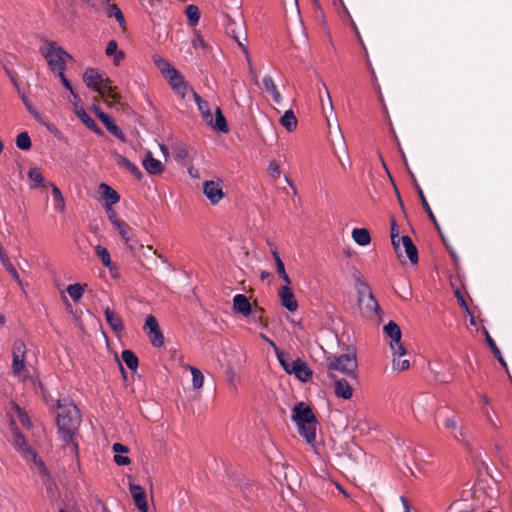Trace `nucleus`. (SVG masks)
I'll return each instance as SVG.
<instances>
[{"mask_svg":"<svg viewBox=\"0 0 512 512\" xmlns=\"http://www.w3.org/2000/svg\"><path fill=\"white\" fill-rule=\"evenodd\" d=\"M67 293L69 294V296L71 297V299L74 302H77L82 298L83 293H84V288L82 285H80L78 283L71 284L67 287Z\"/></svg>","mask_w":512,"mask_h":512,"instance_id":"nucleus-39","label":"nucleus"},{"mask_svg":"<svg viewBox=\"0 0 512 512\" xmlns=\"http://www.w3.org/2000/svg\"><path fill=\"white\" fill-rule=\"evenodd\" d=\"M112 450L115 452V455H119L120 453H127L129 451L128 447L121 443H114Z\"/></svg>","mask_w":512,"mask_h":512,"instance_id":"nucleus-57","label":"nucleus"},{"mask_svg":"<svg viewBox=\"0 0 512 512\" xmlns=\"http://www.w3.org/2000/svg\"><path fill=\"white\" fill-rule=\"evenodd\" d=\"M0 262L3 265V267L5 268V270L12 276V278L16 281V283L21 287V289H24V284H23L22 280L20 279L15 266L11 263V261L9 260L8 256L4 252V250H2L0 252Z\"/></svg>","mask_w":512,"mask_h":512,"instance_id":"nucleus-23","label":"nucleus"},{"mask_svg":"<svg viewBox=\"0 0 512 512\" xmlns=\"http://www.w3.org/2000/svg\"><path fill=\"white\" fill-rule=\"evenodd\" d=\"M187 21L190 26L195 27L199 23L200 10L196 5H188L185 10Z\"/></svg>","mask_w":512,"mask_h":512,"instance_id":"nucleus-35","label":"nucleus"},{"mask_svg":"<svg viewBox=\"0 0 512 512\" xmlns=\"http://www.w3.org/2000/svg\"><path fill=\"white\" fill-rule=\"evenodd\" d=\"M103 79L104 78L95 69L92 68L86 69L83 75V81L89 88L93 90L99 86Z\"/></svg>","mask_w":512,"mask_h":512,"instance_id":"nucleus-26","label":"nucleus"},{"mask_svg":"<svg viewBox=\"0 0 512 512\" xmlns=\"http://www.w3.org/2000/svg\"><path fill=\"white\" fill-rule=\"evenodd\" d=\"M203 193L211 204L219 203L225 196L223 192V181L220 178H215L203 183Z\"/></svg>","mask_w":512,"mask_h":512,"instance_id":"nucleus-11","label":"nucleus"},{"mask_svg":"<svg viewBox=\"0 0 512 512\" xmlns=\"http://www.w3.org/2000/svg\"><path fill=\"white\" fill-rule=\"evenodd\" d=\"M114 461L119 466H126V465L130 464V462H131L129 457L122 456V455H115Z\"/></svg>","mask_w":512,"mask_h":512,"instance_id":"nucleus-56","label":"nucleus"},{"mask_svg":"<svg viewBox=\"0 0 512 512\" xmlns=\"http://www.w3.org/2000/svg\"><path fill=\"white\" fill-rule=\"evenodd\" d=\"M57 413V429L61 440L68 446L71 453H78V443L76 442V432L81 423V415L77 406L67 400L59 399Z\"/></svg>","mask_w":512,"mask_h":512,"instance_id":"nucleus-1","label":"nucleus"},{"mask_svg":"<svg viewBox=\"0 0 512 512\" xmlns=\"http://www.w3.org/2000/svg\"><path fill=\"white\" fill-rule=\"evenodd\" d=\"M276 355L280 365L286 373L295 375V377L301 382H307L311 379L313 373L306 362L300 358L288 361L285 359L283 353L278 348H276Z\"/></svg>","mask_w":512,"mask_h":512,"instance_id":"nucleus-7","label":"nucleus"},{"mask_svg":"<svg viewBox=\"0 0 512 512\" xmlns=\"http://www.w3.org/2000/svg\"><path fill=\"white\" fill-rule=\"evenodd\" d=\"M276 272L279 277L285 282V285H290L291 280L289 275L286 273L285 266L283 262H280L276 265Z\"/></svg>","mask_w":512,"mask_h":512,"instance_id":"nucleus-48","label":"nucleus"},{"mask_svg":"<svg viewBox=\"0 0 512 512\" xmlns=\"http://www.w3.org/2000/svg\"><path fill=\"white\" fill-rule=\"evenodd\" d=\"M192 46L194 48H198V47H202L204 48L206 45H205V41L204 39L201 37V35L199 34H196L192 40Z\"/></svg>","mask_w":512,"mask_h":512,"instance_id":"nucleus-58","label":"nucleus"},{"mask_svg":"<svg viewBox=\"0 0 512 512\" xmlns=\"http://www.w3.org/2000/svg\"><path fill=\"white\" fill-rule=\"evenodd\" d=\"M104 315L107 323L115 332H121L124 328L122 319L114 313L109 307L104 309Z\"/></svg>","mask_w":512,"mask_h":512,"instance_id":"nucleus-24","label":"nucleus"},{"mask_svg":"<svg viewBox=\"0 0 512 512\" xmlns=\"http://www.w3.org/2000/svg\"><path fill=\"white\" fill-rule=\"evenodd\" d=\"M486 340H487V343H488L489 347L491 348L493 354L495 355V357L499 361V363L503 367L507 368V364H506L504 358L502 357L499 348L497 347V345L495 344L494 340L491 338V336L489 334L486 335Z\"/></svg>","mask_w":512,"mask_h":512,"instance_id":"nucleus-43","label":"nucleus"},{"mask_svg":"<svg viewBox=\"0 0 512 512\" xmlns=\"http://www.w3.org/2000/svg\"><path fill=\"white\" fill-rule=\"evenodd\" d=\"M95 254L101 260L102 264L112 272L115 267L111 261L109 251L105 247L97 245L95 247Z\"/></svg>","mask_w":512,"mask_h":512,"instance_id":"nucleus-31","label":"nucleus"},{"mask_svg":"<svg viewBox=\"0 0 512 512\" xmlns=\"http://www.w3.org/2000/svg\"><path fill=\"white\" fill-rule=\"evenodd\" d=\"M165 78L172 89L186 82L184 77L177 70H172L170 74Z\"/></svg>","mask_w":512,"mask_h":512,"instance_id":"nucleus-40","label":"nucleus"},{"mask_svg":"<svg viewBox=\"0 0 512 512\" xmlns=\"http://www.w3.org/2000/svg\"><path fill=\"white\" fill-rule=\"evenodd\" d=\"M187 368L190 370L192 374V385L194 389H200L204 383V376L202 372L193 366L188 365Z\"/></svg>","mask_w":512,"mask_h":512,"instance_id":"nucleus-37","label":"nucleus"},{"mask_svg":"<svg viewBox=\"0 0 512 512\" xmlns=\"http://www.w3.org/2000/svg\"><path fill=\"white\" fill-rule=\"evenodd\" d=\"M192 95L194 101L197 104L202 120L205 122V124L212 127L216 131L227 133L229 131V128L220 107H216L214 119L211 113V107L209 103L203 100L196 92H192Z\"/></svg>","mask_w":512,"mask_h":512,"instance_id":"nucleus-5","label":"nucleus"},{"mask_svg":"<svg viewBox=\"0 0 512 512\" xmlns=\"http://www.w3.org/2000/svg\"><path fill=\"white\" fill-rule=\"evenodd\" d=\"M345 10H347V9L345 8ZM346 13L348 14V16H349V18H350V21H351L352 27H353V29H354V31H355V33H356V35H357V37H358V39H359L360 43H361V44H363L362 38H361V36H360V33H359V31H358V28H357V26H356L355 22L352 20V18H351V16H350L349 12H348V11H346Z\"/></svg>","mask_w":512,"mask_h":512,"instance_id":"nucleus-61","label":"nucleus"},{"mask_svg":"<svg viewBox=\"0 0 512 512\" xmlns=\"http://www.w3.org/2000/svg\"><path fill=\"white\" fill-rule=\"evenodd\" d=\"M104 207L107 212L108 218L113 226L115 225V223L122 221L118 217L116 211L112 208V206H110V204H105Z\"/></svg>","mask_w":512,"mask_h":512,"instance_id":"nucleus-50","label":"nucleus"},{"mask_svg":"<svg viewBox=\"0 0 512 512\" xmlns=\"http://www.w3.org/2000/svg\"><path fill=\"white\" fill-rule=\"evenodd\" d=\"M352 238L360 246H367L371 242L370 233L365 228H354L352 230Z\"/></svg>","mask_w":512,"mask_h":512,"instance_id":"nucleus-29","label":"nucleus"},{"mask_svg":"<svg viewBox=\"0 0 512 512\" xmlns=\"http://www.w3.org/2000/svg\"><path fill=\"white\" fill-rule=\"evenodd\" d=\"M112 158L119 167L128 170L138 180L142 179L143 174L140 171V169L134 163H132L129 159H127L125 156L114 151V152H112Z\"/></svg>","mask_w":512,"mask_h":512,"instance_id":"nucleus-15","label":"nucleus"},{"mask_svg":"<svg viewBox=\"0 0 512 512\" xmlns=\"http://www.w3.org/2000/svg\"><path fill=\"white\" fill-rule=\"evenodd\" d=\"M281 304L289 311L295 312L298 308V303L295 299L294 293L289 285L280 287L278 292Z\"/></svg>","mask_w":512,"mask_h":512,"instance_id":"nucleus-14","label":"nucleus"},{"mask_svg":"<svg viewBox=\"0 0 512 512\" xmlns=\"http://www.w3.org/2000/svg\"><path fill=\"white\" fill-rule=\"evenodd\" d=\"M142 165L146 172L150 175H159L164 170L162 162L154 158L151 152L146 153V156L142 161Z\"/></svg>","mask_w":512,"mask_h":512,"instance_id":"nucleus-19","label":"nucleus"},{"mask_svg":"<svg viewBox=\"0 0 512 512\" xmlns=\"http://www.w3.org/2000/svg\"><path fill=\"white\" fill-rule=\"evenodd\" d=\"M333 387H334V393L338 398H341L344 400H349L352 398L353 388L346 379H344V378L336 379V377H335Z\"/></svg>","mask_w":512,"mask_h":512,"instance_id":"nucleus-17","label":"nucleus"},{"mask_svg":"<svg viewBox=\"0 0 512 512\" xmlns=\"http://www.w3.org/2000/svg\"><path fill=\"white\" fill-rule=\"evenodd\" d=\"M358 303L363 315L367 317H372L379 313L380 306L373 294L361 297L358 299Z\"/></svg>","mask_w":512,"mask_h":512,"instance_id":"nucleus-13","label":"nucleus"},{"mask_svg":"<svg viewBox=\"0 0 512 512\" xmlns=\"http://www.w3.org/2000/svg\"><path fill=\"white\" fill-rule=\"evenodd\" d=\"M383 332L387 338L390 339L389 346L392 354L404 356L407 351L401 342V329L399 325L394 321H389L384 327Z\"/></svg>","mask_w":512,"mask_h":512,"instance_id":"nucleus-9","label":"nucleus"},{"mask_svg":"<svg viewBox=\"0 0 512 512\" xmlns=\"http://www.w3.org/2000/svg\"><path fill=\"white\" fill-rule=\"evenodd\" d=\"M102 7L106 16L108 18H115L119 26L124 30L126 21L121 9L116 4H111L108 0L103 1Z\"/></svg>","mask_w":512,"mask_h":512,"instance_id":"nucleus-18","label":"nucleus"},{"mask_svg":"<svg viewBox=\"0 0 512 512\" xmlns=\"http://www.w3.org/2000/svg\"><path fill=\"white\" fill-rule=\"evenodd\" d=\"M234 38H235L238 46L242 49V51L245 54V56H248L249 50H248L247 45L245 44V42H247V36H244L243 39H240L237 36H235Z\"/></svg>","mask_w":512,"mask_h":512,"instance_id":"nucleus-55","label":"nucleus"},{"mask_svg":"<svg viewBox=\"0 0 512 512\" xmlns=\"http://www.w3.org/2000/svg\"><path fill=\"white\" fill-rule=\"evenodd\" d=\"M129 490L137 508L141 512H148L145 490L138 484H130Z\"/></svg>","mask_w":512,"mask_h":512,"instance_id":"nucleus-16","label":"nucleus"},{"mask_svg":"<svg viewBox=\"0 0 512 512\" xmlns=\"http://www.w3.org/2000/svg\"><path fill=\"white\" fill-rule=\"evenodd\" d=\"M262 86L263 88L269 92L273 98V101L277 104H280L281 101H282V96L280 94V92L278 91L273 79L271 76L269 75H266L263 79H262Z\"/></svg>","mask_w":512,"mask_h":512,"instance_id":"nucleus-25","label":"nucleus"},{"mask_svg":"<svg viewBox=\"0 0 512 512\" xmlns=\"http://www.w3.org/2000/svg\"><path fill=\"white\" fill-rule=\"evenodd\" d=\"M322 86L325 89L326 96H327V101H328L330 109L332 110L333 109V104H332V99H331L329 90H328V88H327V86H326V84L324 82H322Z\"/></svg>","mask_w":512,"mask_h":512,"instance_id":"nucleus-62","label":"nucleus"},{"mask_svg":"<svg viewBox=\"0 0 512 512\" xmlns=\"http://www.w3.org/2000/svg\"><path fill=\"white\" fill-rule=\"evenodd\" d=\"M356 290L358 294V299H360L361 297H365L366 295L373 294L368 283L362 280L357 281Z\"/></svg>","mask_w":512,"mask_h":512,"instance_id":"nucleus-45","label":"nucleus"},{"mask_svg":"<svg viewBox=\"0 0 512 512\" xmlns=\"http://www.w3.org/2000/svg\"><path fill=\"white\" fill-rule=\"evenodd\" d=\"M100 189L103 192L105 204H110V206H113L114 204L119 202L120 196L113 188H111L107 184L102 183L100 185Z\"/></svg>","mask_w":512,"mask_h":512,"instance_id":"nucleus-30","label":"nucleus"},{"mask_svg":"<svg viewBox=\"0 0 512 512\" xmlns=\"http://www.w3.org/2000/svg\"><path fill=\"white\" fill-rule=\"evenodd\" d=\"M483 413H484L486 421L490 425V427L493 429H498L499 428V419L496 416L491 415L489 411H483Z\"/></svg>","mask_w":512,"mask_h":512,"instance_id":"nucleus-52","label":"nucleus"},{"mask_svg":"<svg viewBox=\"0 0 512 512\" xmlns=\"http://www.w3.org/2000/svg\"><path fill=\"white\" fill-rule=\"evenodd\" d=\"M401 502L403 504L404 512H410V507L407 498L401 497Z\"/></svg>","mask_w":512,"mask_h":512,"instance_id":"nucleus-64","label":"nucleus"},{"mask_svg":"<svg viewBox=\"0 0 512 512\" xmlns=\"http://www.w3.org/2000/svg\"><path fill=\"white\" fill-rule=\"evenodd\" d=\"M121 357L130 370L135 371L138 368V358L131 350H124Z\"/></svg>","mask_w":512,"mask_h":512,"instance_id":"nucleus-36","label":"nucleus"},{"mask_svg":"<svg viewBox=\"0 0 512 512\" xmlns=\"http://www.w3.org/2000/svg\"><path fill=\"white\" fill-rule=\"evenodd\" d=\"M188 156V151L186 148H178L176 151V157L178 159H185Z\"/></svg>","mask_w":512,"mask_h":512,"instance_id":"nucleus-60","label":"nucleus"},{"mask_svg":"<svg viewBox=\"0 0 512 512\" xmlns=\"http://www.w3.org/2000/svg\"><path fill=\"white\" fill-rule=\"evenodd\" d=\"M281 125L289 132L297 127V119L292 110H287L280 119Z\"/></svg>","mask_w":512,"mask_h":512,"instance_id":"nucleus-33","label":"nucleus"},{"mask_svg":"<svg viewBox=\"0 0 512 512\" xmlns=\"http://www.w3.org/2000/svg\"><path fill=\"white\" fill-rule=\"evenodd\" d=\"M98 118L102 121V123L106 126L107 130L111 132L115 137L125 142L126 137L121 130V128L115 124L113 118L104 112L98 113Z\"/></svg>","mask_w":512,"mask_h":512,"instance_id":"nucleus-20","label":"nucleus"},{"mask_svg":"<svg viewBox=\"0 0 512 512\" xmlns=\"http://www.w3.org/2000/svg\"><path fill=\"white\" fill-rule=\"evenodd\" d=\"M233 311L243 316L251 314V304L249 299L243 294H237L233 298Z\"/></svg>","mask_w":512,"mask_h":512,"instance_id":"nucleus-22","label":"nucleus"},{"mask_svg":"<svg viewBox=\"0 0 512 512\" xmlns=\"http://www.w3.org/2000/svg\"><path fill=\"white\" fill-rule=\"evenodd\" d=\"M173 91L176 93L177 96H179L181 99H185V97L187 96V94L191 91V92H194L192 90V88L189 86V84L187 82H184L183 84L181 85H178L176 88L173 89Z\"/></svg>","mask_w":512,"mask_h":512,"instance_id":"nucleus-46","label":"nucleus"},{"mask_svg":"<svg viewBox=\"0 0 512 512\" xmlns=\"http://www.w3.org/2000/svg\"><path fill=\"white\" fill-rule=\"evenodd\" d=\"M57 73H58V75H59V77H60V79H61V82H62V84L64 85V87H65L66 89H68V90L71 92V94L74 96V98H75V99H77V98H78V96H77V95L75 94V92L73 91L72 85H71V83L69 82V80L66 78V76H65V74H64V71H59V72H57Z\"/></svg>","mask_w":512,"mask_h":512,"instance_id":"nucleus-53","label":"nucleus"},{"mask_svg":"<svg viewBox=\"0 0 512 512\" xmlns=\"http://www.w3.org/2000/svg\"><path fill=\"white\" fill-rule=\"evenodd\" d=\"M153 61L156 67L160 70V72L164 75V77H167L172 70H176L167 59L159 56L154 55Z\"/></svg>","mask_w":512,"mask_h":512,"instance_id":"nucleus-34","label":"nucleus"},{"mask_svg":"<svg viewBox=\"0 0 512 512\" xmlns=\"http://www.w3.org/2000/svg\"><path fill=\"white\" fill-rule=\"evenodd\" d=\"M25 353V343L22 340L15 341L12 352V372L22 382L29 378V371L25 365Z\"/></svg>","mask_w":512,"mask_h":512,"instance_id":"nucleus-8","label":"nucleus"},{"mask_svg":"<svg viewBox=\"0 0 512 512\" xmlns=\"http://www.w3.org/2000/svg\"><path fill=\"white\" fill-rule=\"evenodd\" d=\"M106 103L116 102L119 99V94L116 88L111 85V81L108 78H104L98 87L95 88Z\"/></svg>","mask_w":512,"mask_h":512,"instance_id":"nucleus-12","label":"nucleus"},{"mask_svg":"<svg viewBox=\"0 0 512 512\" xmlns=\"http://www.w3.org/2000/svg\"><path fill=\"white\" fill-rule=\"evenodd\" d=\"M271 252H272L273 258H274V260H275V265H277V264H278V263H280V262H283V261L281 260L280 255H279V253H278V251H277V249H276V248L272 249V251H271Z\"/></svg>","mask_w":512,"mask_h":512,"instance_id":"nucleus-63","label":"nucleus"},{"mask_svg":"<svg viewBox=\"0 0 512 512\" xmlns=\"http://www.w3.org/2000/svg\"><path fill=\"white\" fill-rule=\"evenodd\" d=\"M76 114L87 127L94 126V120L85 112L83 108L77 109Z\"/></svg>","mask_w":512,"mask_h":512,"instance_id":"nucleus-49","label":"nucleus"},{"mask_svg":"<svg viewBox=\"0 0 512 512\" xmlns=\"http://www.w3.org/2000/svg\"><path fill=\"white\" fill-rule=\"evenodd\" d=\"M403 356L393 354V369L398 371H405L410 367V362L407 359H401Z\"/></svg>","mask_w":512,"mask_h":512,"instance_id":"nucleus-44","label":"nucleus"},{"mask_svg":"<svg viewBox=\"0 0 512 512\" xmlns=\"http://www.w3.org/2000/svg\"><path fill=\"white\" fill-rule=\"evenodd\" d=\"M325 361L331 379L335 378L334 372H340L347 377L357 379L358 363L354 349L349 348L346 353L341 355L330 354L326 356Z\"/></svg>","mask_w":512,"mask_h":512,"instance_id":"nucleus-4","label":"nucleus"},{"mask_svg":"<svg viewBox=\"0 0 512 512\" xmlns=\"http://www.w3.org/2000/svg\"><path fill=\"white\" fill-rule=\"evenodd\" d=\"M105 53L109 57H114L113 63L118 66L120 62L124 59L125 54L123 51L118 50V44L115 40H110L107 44Z\"/></svg>","mask_w":512,"mask_h":512,"instance_id":"nucleus-27","label":"nucleus"},{"mask_svg":"<svg viewBox=\"0 0 512 512\" xmlns=\"http://www.w3.org/2000/svg\"><path fill=\"white\" fill-rule=\"evenodd\" d=\"M246 60H247V64H248V68H249V72L251 74V76H253V78L255 80H257V73H256V69L254 68L253 66V63H252V59L250 57V54H248V56H246Z\"/></svg>","mask_w":512,"mask_h":512,"instance_id":"nucleus-59","label":"nucleus"},{"mask_svg":"<svg viewBox=\"0 0 512 512\" xmlns=\"http://www.w3.org/2000/svg\"><path fill=\"white\" fill-rule=\"evenodd\" d=\"M40 52L47 61L49 68L57 73L59 71H64L66 68V58H70V55L57 43L55 42H45L41 48Z\"/></svg>","mask_w":512,"mask_h":512,"instance_id":"nucleus-6","label":"nucleus"},{"mask_svg":"<svg viewBox=\"0 0 512 512\" xmlns=\"http://www.w3.org/2000/svg\"><path fill=\"white\" fill-rule=\"evenodd\" d=\"M418 195H419V197H420V199H421L422 205H423V207H424V209H425L426 213L428 214L429 218H430L434 223H436V218H435V216H434V214H433V212H432V210H431V208H430V206H429V204H428V202H427V200H426V198H425V196H424L423 191H422L420 188L418 189Z\"/></svg>","mask_w":512,"mask_h":512,"instance_id":"nucleus-47","label":"nucleus"},{"mask_svg":"<svg viewBox=\"0 0 512 512\" xmlns=\"http://www.w3.org/2000/svg\"><path fill=\"white\" fill-rule=\"evenodd\" d=\"M292 420L295 422L298 433L307 443L314 445L316 442V430L318 421L311 407L304 402L297 403L291 414Z\"/></svg>","mask_w":512,"mask_h":512,"instance_id":"nucleus-3","label":"nucleus"},{"mask_svg":"<svg viewBox=\"0 0 512 512\" xmlns=\"http://www.w3.org/2000/svg\"><path fill=\"white\" fill-rule=\"evenodd\" d=\"M16 146L21 150H29L31 147V139L27 132H21L17 135Z\"/></svg>","mask_w":512,"mask_h":512,"instance_id":"nucleus-41","label":"nucleus"},{"mask_svg":"<svg viewBox=\"0 0 512 512\" xmlns=\"http://www.w3.org/2000/svg\"><path fill=\"white\" fill-rule=\"evenodd\" d=\"M48 186L52 189L54 208L60 212H63L65 209V201L60 189L54 183H48Z\"/></svg>","mask_w":512,"mask_h":512,"instance_id":"nucleus-32","label":"nucleus"},{"mask_svg":"<svg viewBox=\"0 0 512 512\" xmlns=\"http://www.w3.org/2000/svg\"><path fill=\"white\" fill-rule=\"evenodd\" d=\"M143 330L154 347H162L164 345L163 333L159 327L157 319L153 315H148L146 317Z\"/></svg>","mask_w":512,"mask_h":512,"instance_id":"nucleus-10","label":"nucleus"},{"mask_svg":"<svg viewBox=\"0 0 512 512\" xmlns=\"http://www.w3.org/2000/svg\"><path fill=\"white\" fill-rule=\"evenodd\" d=\"M391 240L398 257H401L400 237L395 220L391 223Z\"/></svg>","mask_w":512,"mask_h":512,"instance_id":"nucleus-38","label":"nucleus"},{"mask_svg":"<svg viewBox=\"0 0 512 512\" xmlns=\"http://www.w3.org/2000/svg\"><path fill=\"white\" fill-rule=\"evenodd\" d=\"M28 178L36 184V187L44 186V177L39 168L29 169Z\"/></svg>","mask_w":512,"mask_h":512,"instance_id":"nucleus-42","label":"nucleus"},{"mask_svg":"<svg viewBox=\"0 0 512 512\" xmlns=\"http://www.w3.org/2000/svg\"><path fill=\"white\" fill-rule=\"evenodd\" d=\"M268 172H269L270 176L275 180L279 179V177L281 175L280 167L275 161H271L269 163Z\"/></svg>","mask_w":512,"mask_h":512,"instance_id":"nucleus-51","label":"nucleus"},{"mask_svg":"<svg viewBox=\"0 0 512 512\" xmlns=\"http://www.w3.org/2000/svg\"><path fill=\"white\" fill-rule=\"evenodd\" d=\"M114 228L118 231L121 238L124 240L125 244L131 250H133V245L131 244V227L125 221L122 220L120 222L115 223Z\"/></svg>","mask_w":512,"mask_h":512,"instance_id":"nucleus-28","label":"nucleus"},{"mask_svg":"<svg viewBox=\"0 0 512 512\" xmlns=\"http://www.w3.org/2000/svg\"><path fill=\"white\" fill-rule=\"evenodd\" d=\"M400 248L401 250L403 249L412 264H416L418 262L417 248L409 236L405 235L400 237Z\"/></svg>","mask_w":512,"mask_h":512,"instance_id":"nucleus-21","label":"nucleus"},{"mask_svg":"<svg viewBox=\"0 0 512 512\" xmlns=\"http://www.w3.org/2000/svg\"><path fill=\"white\" fill-rule=\"evenodd\" d=\"M7 415L10 419L11 437L9 441L13 447L22 455L27 461H33L34 463L39 462L36 452H34L27 444L26 439L20 433L16 427L17 421L20 422L24 427H30V420L27 413L16 403L12 402L7 410Z\"/></svg>","mask_w":512,"mask_h":512,"instance_id":"nucleus-2","label":"nucleus"},{"mask_svg":"<svg viewBox=\"0 0 512 512\" xmlns=\"http://www.w3.org/2000/svg\"><path fill=\"white\" fill-rule=\"evenodd\" d=\"M444 426L448 430H456L458 428L457 419L455 416L446 417L444 420Z\"/></svg>","mask_w":512,"mask_h":512,"instance_id":"nucleus-54","label":"nucleus"}]
</instances>
